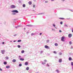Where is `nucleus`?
Wrapping results in <instances>:
<instances>
[{
	"instance_id": "nucleus-21",
	"label": "nucleus",
	"mask_w": 73,
	"mask_h": 73,
	"mask_svg": "<svg viewBox=\"0 0 73 73\" xmlns=\"http://www.w3.org/2000/svg\"><path fill=\"white\" fill-rule=\"evenodd\" d=\"M42 64L43 65H44L45 64H46V63L45 62H43L42 63Z\"/></svg>"
},
{
	"instance_id": "nucleus-52",
	"label": "nucleus",
	"mask_w": 73,
	"mask_h": 73,
	"mask_svg": "<svg viewBox=\"0 0 73 73\" xmlns=\"http://www.w3.org/2000/svg\"><path fill=\"white\" fill-rule=\"evenodd\" d=\"M16 28H17V27H15Z\"/></svg>"
},
{
	"instance_id": "nucleus-23",
	"label": "nucleus",
	"mask_w": 73,
	"mask_h": 73,
	"mask_svg": "<svg viewBox=\"0 0 73 73\" xmlns=\"http://www.w3.org/2000/svg\"><path fill=\"white\" fill-rule=\"evenodd\" d=\"M5 58L7 60H8L9 58H8V57L7 56Z\"/></svg>"
},
{
	"instance_id": "nucleus-25",
	"label": "nucleus",
	"mask_w": 73,
	"mask_h": 73,
	"mask_svg": "<svg viewBox=\"0 0 73 73\" xmlns=\"http://www.w3.org/2000/svg\"><path fill=\"white\" fill-rule=\"evenodd\" d=\"M49 40H47V41H46V42H47V43H48V42H49Z\"/></svg>"
},
{
	"instance_id": "nucleus-4",
	"label": "nucleus",
	"mask_w": 73,
	"mask_h": 73,
	"mask_svg": "<svg viewBox=\"0 0 73 73\" xmlns=\"http://www.w3.org/2000/svg\"><path fill=\"white\" fill-rule=\"evenodd\" d=\"M45 48H46V49H50V48L48 46L46 45L45 46Z\"/></svg>"
},
{
	"instance_id": "nucleus-1",
	"label": "nucleus",
	"mask_w": 73,
	"mask_h": 73,
	"mask_svg": "<svg viewBox=\"0 0 73 73\" xmlns=\"http://www.w3.org/2000/svg\"><path fill=\"white\" fill-rule=\"evenodd\" d=\"M64 36H62L61 38V41H65V40H64Z\"/></svg>"
},
{
	"instance_id": "nucleus-37",
	"label": "nucleus",
	"mask_w": 73,
	"mask_h": 73,
	"mask_svg": "<svg viewBox=\"0 0 73 73\" xmlns=\"http://www.w3.org/2000/svg\"><path fill=\"white\" fill-rule=\"evenodd\" d=\"M0 70L1 71H2V69H1V68H0Z\"/></svg>"
},
{
	"instance_id": "nucleus-10",
	"label": "nucleus",
	"mask_w": 73,
	"mask_h": 73,
	"mask_svg": "<svg viewBox=\"0 0 73 73\" xmlns=\"http://www.w3.org/2000/svg\"><path fill=\"white\" fill-rule=\"evenodd\" d=\"M25 65H28V62H26L25 63Z\"/></svg>"
},
{
	"instance_id": "nucleus-5",
	"label": "nucleus",
	"mask_w": 73,
	"mask_h": 73,
	"mask_svg": "<svg viewBox=\"0 0 73 73\" xmlns=\"http://www.w3.org/2000/svg\"><path fill=\"white\" fill-rule=\"evenodd\" d=\"M72 36V35L71 34H69L68 35V37L69 38H70Z\"/></svg>"
},
{
	"instance_id": "nucleus-18",
	"label": "nucleus",
	"mask_w": 73,
	"mask_h": 73,
	"mask_svg": "<svg viewBox=\"0 0 73 73\" xmlns=\"http://www.w3.org/2000/svg\"><path fill=\"white\" fill-rule=\"evenodd\" d=\"M23 7H24V8H25V4H24L23 5Z\"/></svg>"
},
{
	"instance_id": "nucleus-32",
	"label": "nucleus",
	"mask_w": 73,
	"mask_h": 73,
	"mask_svg": "<svg viewBox=\"0 0 73 73\" xmlns=\"http://www.w3.org/2000/svg\"><path fill=\"white\" fill-rule=\"evenodd\" d=\"M62 54V53H59V55H61Z\"/></svg>"
},
{
	"instance_id": "nucleus-14",
	"label": "nucleus",
	"mask_w": 73,
	"mask_h": 73,
	"mask_svg": "<svg viewBox=\"0 0 73 73\" xmlns=\"http://www.w3.org/2000/svg\"><path fill=\"white\" fill-rule=\"evenodd\" d=\"M29 67H27L26 68V69L27 70H29Z\"/></svg>"
},
{
	"instance_id": "nucleus-40",
	"label": "nucleus",
	"mask_w": 73,
	"mask_h": 73,
	"mask_svg": "<svg viewBox=\"0 0 73 73\" xmlns=\"http://www.w3.org/2000/svg\"><path fill=\"white\" fill-rule=\"evenodd\" d=\"M40 35H42V33H40Z\"/></svg>"
},
{
	"instance_id": "nucleus-50",
	"label": "nucleus",
	"mask_w": 73,
	"mask_h": 73,
	"mask_svg": "<svg viewBox=\"0 0 73 73\" xmlns=\"http://www.w3.org/2000/svg\"><path fill=\"white\" fill-rule=\"evenodd\" d=\"M51 1H54V0H51Z\"/></svg>"
},
{
	"instance_id": "nucleus-53",
	"label": "nucleus",
	"mask_w": 73,
	"mask_h": 73,
	"mask_svg": "<svg viewBox=\"0 0 73 73\" xmlns=\"http://www.w3.org/2000/svg\"><path fill=\"white\" fill-rule=\"evenodd\" d=\"M16 35H15L14 36H16Z\"/></svg>"
},
{
	"instance_id": "nucleus-39",
	"label": "nucleus",
	"mask_w": 73,
	"mask_h": 73,
	"mask_svg": "<svg viewBox=\"0 0 73 73\" xmlns=\"http://www.w3.org/2000/svg\"><path fill=\"white\" fill-rule=\"evenodd\" d=\"M4 24H6V22H5L4 23Z\"/></svg>"
},
{
	"instance_id": "nucleus-3",
	"label": "nucleus",
	"mask_w": 73,
	"mask_h": 73,
	"mask_svg": "<svg viewBox=\"0 0 73 73\" xmlns=\"http://www.w3.org/2000/svg\"><path fill=\"white\" fill-rule=\"evenodd\" d=\"M12 12H15V13H18L19 11H18L16 10H14L12 11Z\"/></svg>"
},
{
	"instance_id": "nucleus-54",
	"label": "nucleus",
	"mask_w": 73,
	"mask_h": 73,
	"mask_svg": "<svg viewBox=\"0 0 73 73\" xmlns=\"http://www.w3.org/2000/svg\"><path fill=\"white\" fill-rule=\"evenodd\" d=\"M11 42H12V41H11Z\"/></svg>"
},
{
	"instance_id": "nucleus-16",
	"label": "nucleus",
	"mask_w": 73,
	"mask_h": 73,
	"mask_svg": "<svg viewBox=\"0 0 73 73\" xmlns=\"http://www.w3.org/2000/svg\"><path fill=\"white\" fill-rule=\"evenodd\" d=\"M7 64V62H4V65H6V64Z\"/></svg>"
},
{
	"instance_id": "nucleus-17",
	"label": "nucleus",
	"mask_w": 73,
	"mask_h": 73,
	"mask_svg": "<svg viewBox=\"0 0 73 73\" xmlns=\"http://www.w3.org/2000/svg\"><path fill=\"white\" fill-rule=\"evenodd\" d=\"M69 61H71V60H72V58L71 57L69 58Z\"/></svg>"
},
{
	"instance_id": "nucleus-11",
	"label": "nucleus",
	"mask_w": 73,
	"mask_h": 73,
	"mask_svg": "<svg viewBox=\"0 0 73 73\" xmlns=\"http://www.w3.org/2000/svg\"><path fill=\"white\" fill-rule=\"evenodd\" d=\"M20 60H21V61H24V59L23 58H21L20 59Z\"/></svg>"
},
{
	"instance_id": "nucleus-42",
	"label": "nucleus",
	"mask_w": 73,
	"mask_h": 73,
	"mask_svg": "<svg viewBox=\"0 0 73 73\" xmlns=\"http://www.w3.org/2000/svg\"><path fill=\"white\" fill-rule=\"evenodd\" d=\"M65 1V0H62V1Z\"/></svg>"
},
{
	"instance_id": "nucleus-46",
	"label": "nucleus",
	"mask_w": 73,
	"mask_h": 73,
	"mask_svg": "<svg viewBox=\"0 0 73 73\" xmlns=\"http://www.w3.org/2000/svg\"><path fill=\"white\" fill-rule=\"evenodd\" d=\"M31 35H32V36H33V34H32Z\"/></svg>"
},
{
	"instance_id": "nucleus-49",
	"label": "nucleus",
	"mask_w": 73,
	"mask_h": 73,
	"mask_svg": "<svg viewBox=\"0 0 73 73\" xmlns=\"http://www.w3.org/2000/svg\"><path fill=\"white\" fill-rule=\"evenodd\" d=\"M72 32H73V30H72Z\"/></svg>"
},
{
	"instance_id": "nucleus-47",
	"label": "nucleus",
	"mask_w": 73,
	"mask_h": 73,
	"mask_svg": "<svg viewBox=\"0 0 73 73\" xmlns=\"http://www.w3.org/2000/svg\"><path fill=\"white\" fill-rule=\"evenodd\" d=\"M20 57H21V56H19V58H20Z\"/></svg>"
},
{
	"instance_id": "nucleus-51",
	"label": "nucleus",
	"mask_w": 73,
	"mask_h": 73,
	"mask_svg": "<svg viewBox=\"0 0 73 73\" xmlns=\"http://www.w3.org/2000/svg\"><path fill=\"white\" fill-rule=\"evenodd\" d=\"M24 29H25V28H24Z\"/></svg>"
},
{
	"instance_id": "nucleus-35",
	"label": "nucleus",
	"mask_w": 73,
	"mask_h": 73,
	"mask_svg": "<svg viewBox=\"0 0 73 73\" xmlns=\"http://www.w3.org/2000/svg\"><path fill=\"white\" fill-rule=\"evenodd\" d=\"M59 32H62V31L61 30H59Z\"/></svg>"
},
{
	"instance_id": "nucleus-55",
	"label": "nucleus",
	"mask_w": 73,
	"mask_h": 73,
	"mask_svg": "<svg viewBox=\"0 0 73 73\" xmlns=\"http://www.w3.org/2000/svg\"><path fill=\"white\" fill-rule=\"evenodd\" d=\"M72 30H73V29H72Z\"/></svg>"
},
{
	"instance_id": "nucleus-27",
	"label": "nucleus",
	"mask_w": 73,
	"mask_h": 73,
	"mask_svg": "<svg viewBox=\"0 0 73 73\" xmlns=\"http://www.w3.org/2000/svg\"><path fill=\"white\" fill-rule=\"evenodd\" d=\"M69 44L70 45H71L72 44V42H70Z\"/></svg>"
},
{
	"instance_id": "nucleus-48",
	"label": "nucleus",
	"mask_w": 73,
	"mask_h": 73,
	"mask_svg": "<svg viewBox=\"0 0 73 73\" xmlns=\"http://www.w3.org/2000/svg\"><path fill=\"white\" fill-rule=\"evenodd\" d=\"M27 26H28L29 27V26H30V25H27Z\"/></svg>"
},
{
	"instance_id": "nucleus-8",
	"label": "nucleus",
	"mask_w": 73,
	"mask_h": 73,
	"mask_svg": "<svg viewBox=\"0 0 73 73\" xmlns=\"http://www.w3.org/2000/svg\"><path fill=\"white\" fill-rule=\"evenodd\" d=\"M1 52L2 54H4L5 52V51L4 50H2Z\"/></svg>"
},
{
	"instance_id": "nucleus-22",
	"label": "nucleus",
	"mask_w": 73,
	"mask_h": 73,
	"mask_svg": "<svg viewBox=\"0 0 73 73\" xmlns=\"http://www.w3.org/2000/svg\"><path fill=\"white\" fill-rule=\"evenodd\" d=\"M19 66H22V64H19Z\"/></svg>"
},
{
	"instance_id": "nucleus-13",
	"label": "nucleus",
	"mask_w": 73,
	"mask_h": 73,
	"mask_svg": "<svg viewBox=\"0 0 73 73\" xmlns=\"http://www.w3.org/2000/svg\"><path fill=\"white\" fill-rule=\"evenodd\" d=\"M29 5H31L32 4V2L31 1H29Z\"/></svg>"
},
{
	"instance_id": "nucleus-15",
	"label": "nucleus",
	"mask_w": 73,
	"mask_h": 73,
	"mask_svg": "<svg viewBox=\"0 0 73 73\" xmlns=\"http://www.w3.org/2000/svg\"><path fill=\"white\" fill-rule=\"evenodd\" d=\"M59 19H61L62 20H64L65 19L64 18H59Z\"/></svg>"
},
{
	"instance_id": "nucleus-6",
	"label": "nucleus",
	"mask_w": 73,
	"mask_h": 73,
	"mask_svg": "<svg viewBox=\"0 0 73 73\" xmlns=\"http://www.w3.org/2000/svg\"><path fill=\"white\" fill-rule=\"evenodd\" d=\"M59 62H62V59H59Z\"/></svg>"
},
{
	"instance_id": "nucleus-43",
	"label": "nucleus",
	"mask_w": 73,
	"mask_h": 73,
	"mask_svg": "<svg viewBox=\"0 0 73 73\" xmlns=\"http://www.w3.org/2000/svg\"><path fill=\"white\" fill-rule=\"evenodd\" d=\"M3 44H4V42H3Z\"/></svg>"
},
{
	"instance_id": "nucleus-29",
	"label": "nucleus",
	"mask_w": 73,
	"mask_h": 73,
	"mask_svg": "<svg viewBox=\"0 0 73 73\" xmlns=\"http://www.w3.org/2000/svg\"><path fill=\"white\" fill-rule=\"evenodd\" d=\"M44 62H46L47 61V60H44Z\"/></svg>"
},
{
	"instance_id": "nucleus-36",
	"label": "nucleus",
	"mask_w": 73,
	"mask_h": 73,
	"mask_svg": "<svg viewBox=\"0 0 73 73\" xmlns=\"http://www.w3.org/2000/svg\"><path fill=\"white\" fill-rule=\"evenodd\" d=\"M45 3H48V1H45Z\"/></svg>"
},
{
	"instance_id": "nucleus-24",
	"label": "nucleus",
	"mask_w": 73,
	"mask_h": 73,
	"mask_svg": "<svg viewBox=\"0 0 73 73\" xmlns=\"http://www.w3.org/2000/svg\"><path fill=\"white\" fill-rule=\"evenodd\" d=\"M18 48H20L21 47V46H20V45H18Z\"/></svg>"
},
{
	"instance_id": "nucleus-19",
	"label": "nucleus",
	"mask_w": 73,
	"mask_h": 73,
	"mask_svg": "<svg viewBox=\"0 0 73 73\" xmlns=\"http://www.w3.org/2000/svg\"><path fill=\"white\" fill-rule=\"evenodd\" d=\"M21 40H18V42H21Z\"/></svg>"
},
{
	"instance_id": "nucleus-2",
	"label": "nucleus",
	"mask_w": 73,
	"mask_h": 73,
	"mask_svg": "<svg viewBox=\"0 0 73 73\" xmlns=\"http://www.w3.org/2000/svg\"><path fill=\"white\" fill-rule=\"evenodd\" d=\"M11 8H15L16 6L15 5H12L11 6Z\"/></svg>"
},
{
	"instance_id": "nucleus-44",
	"label": "nucleus",
	"mask_w": 73,
	"mask_h": 73,
	"mask_svg": "<svg viewBox=\"0 0 73 73\" xmlns=\"http://www.w3.org/2000/svg\"><path fill=\"white\" fill-rule=\"evenodd\" d=\"M55 28L56 29H57V27H55Z\"/></svg>"
},
{
	"instance_id": "nucleus-20",
	"label": "nucleus",
	"mask_w": 73,
	"mask_h": 73,
	"mask_svg": "<svg viewBox=\"0 0 73 73\" xmlns=\"http://www.w3.org/2000/svg\"><path fill=\"white\" fill-rule=\"evenodd\" d=\"M21 53H24V50H22L21 51Z\"/></svg>"
},
{
	"instance_id": "nucleus-38",
	"label": "nucleus",
	"mask_w": 73,
	"mask_h": 73,
	"mask_svg": "<svg viewBox=\"0 0 73 73\" xmlns=\"http://www.w3.org/2000/svg\"><path fill=\"white\" fill-rule=\"evenodd\" d=\"M33 8H35V5H33Z\"/></svg>"
},
{
	"instance_id": "nucleus-26",
	"label": "nucleus",
	"mask_w": 73,
	"mask_h": 73,
	"mask_svg": "<svg viewBox=\"0 0 73 73\" xmlns=\"http://www.w3.org/2000/svg\"><path fill=\"white\" fill-rule=\"evenodd\" d=\"M71 65H72V66H73V62H71Z\"/></svg>"
},
{
	"instance_id": "nucleus-31",
	"label": "nucleus",
	"mask_w": 73,
	"mask_h": 73,
	"mask_svg": "<svg viewBox=\"0 0 73 73\" xmlns=\"http://www.w3.org/2000/svg\"><path fill=\"white\" fill-rule=\"evenodd\" d=\"M60 23V24H61V25L62 24V22H61Z\"/></svg>"
},
{
	"instance_id": "nucleus-34",
	"label": "nucleus",
	"mask_w": 73,
	"mask_h": 73,
	"mask_svg": "<svg viewBox=\"0 0 73 73\" xmlns=\"http://www.w3.org/2000/svg\"><path fill=\"white\" fill-rule=\"evenodd\" d=\"M56 72H58V70H56Z\"/></svg>"
},
{
	"instance_id": "nucleus-9",
	"label": "nucleus",
	"mask_w": 73,
	"mask_h": 73,
	"mask_svg": "<svg viewBox=\"0 0 73 73\" xmlns=\"http://www.w3.org/2000/svg\"><path fill=\"white\" fill-rule=\"evenodd\" d=\"M58 44H57V43H55L54 44V45L56 46H58Z\"/></svg>"
},
{
	"instance_id": "nucleus-33",
	"label": "nucleus",
	"mask_w": 73,
	"mask_h": 73,
	"mask_svg": "<svg viewBox=\"0 0 73 73\" xmlns=\"http://www.w3.org/2000/svg\"><path fill=\"white\" fill-rule=\"evenodd\" d=\"M47 66H49V64H47Z\"/></svg>"
},
{
	"instance_id": "nucleus-30",
	"label": "nucleus",
	"mask_w": 73,
	"mask_h": 73,
	"mask_svg": "<svg viewBox=\"0 0 73 73\" xmlns=\"http://www.w3.org/2000/svg\"><path fill=\"white\" fill-rule=\"evenodd\" d=\"M53 27H56V25L54 24H53Z\"/></svg>"
},
{
	"instance_id": "nucleus-45",
	"label": "nucleus",
	"mask_w": 73,
	"mask_h": 73,
	"mask_svg": "<svg viewBox=\"0 0 73 73\" xmlns=\"http://www.w3.org/2000/svg\"><path fill=\"white\" fill-rule=\"evenodd\" d=\"M16 40H14L13 41V42H16Z\"/></svg>"
},
{
	"instance_id": "nucleus-41",
	"label": "nucleus",
	"mask_w": 73,
	"mask_h": 73,
	"mask_svg": "<svg viewBox=\"0 0 73 73\" xmlns=\"http://www.w3.org/2000/svg\"><path fill=\"white\" fill-rule=\"evenodd\" d=\"M65 26H66V27H68V25H65Z\"/></svg>"
},
{
	"instance_id": "nucleus-28",
	"label": "nucleus",
	"mask_w": 73,
	"mask_h": 73,
	"mask_svg": "<svg viewBox=\"0 0 73 73\" xmlns=\"http://www.w3.org/2000/svg\"><path fill=\"white\" fill-rule=\"evenodd\" d=\"M53 52L54 53H55V54H56V52L55 51H54Z\"/></svg>"
},
{
	"instance_id": "nucleus-7",
	"label": "nucleus",
	"mask_w": 73,
	"mask_h": 73,
	"mask_svg": "<svg viewBox=\"0 0 73 73\" xmlns=\"http://www.w3.org/2000/svg\"><path fill=\"white\" fill-rule=\"evenodd\" d=\"M16 61V59H13L12 60V62H15Z\"/></svg>"
},
{
	"instance_id": "nucleus-12",
	"label": "nucleus",
	"mask_w": 73,
	"mask_h": 73,
	"mask_svg": "<svg viewBox=\"0 0 73 73\" xmlns=\"http://www.w3.org/2000/svg\"><path fill=\"white\" fill-rule=\"evenodd\" d=\"M6 68H10V66H6Z\"/></svg>"
}]
</instances>
